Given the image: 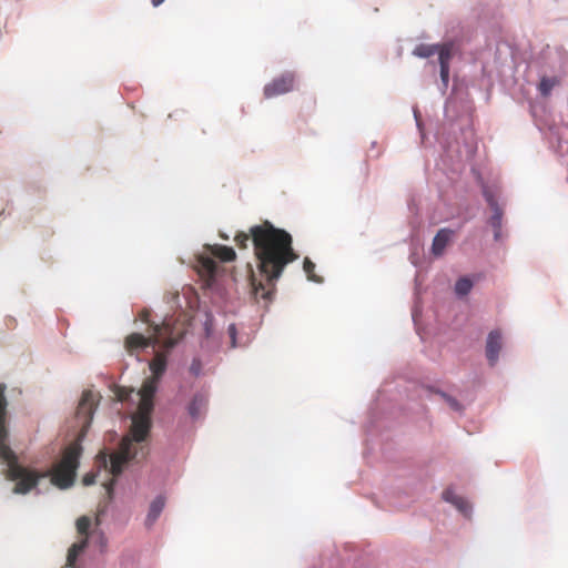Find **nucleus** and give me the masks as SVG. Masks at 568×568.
Returning <instances> with one entry per match:
<instances>
[{
	"label": "nucleus",
	"mask_w": 568,
	"mask_h": 568,
	"mask_svg": "<svg viewBox=\"0 0 568 568\" xmlns=\"http://www.w3.org/2000/svg\"><path fill=\"white\" fill-rule=\"evenodd\" d=\"M234 241L240 248H246L252 241L260 274L273 286L284 268L298 257L291 234L268 221L250 227L248 233L239 232Z\"/></svg>",
	"instance_id": "f03ea898"
},
{
	"label": "nucleus",
	"mask_w": 568,
	"mask_h": 568,
	"mask_svg": "<svg viewBox=\"0 0 568 568\" xmlns=\"http://www.w3.org/2000/svg\"><path fill=\"white\" fill-rule=\"evenodd\" d=\"M227 332L230 334V337L232 338V345L235 346V335H236V327L234 324H231L227 328Z\"/></svg>",
	"instance_id": "c756f323"
},
{
	"label": "nucleus",
	"mask_w": 568,
	"mask_h": 568,
	"mask_svg": "<svg viewBox=\"0 0 568 568\" xmlns=\"http://www.w3.org/2000/svg\"><path fill=\"white\" fill-rule=\"evenodd\" d=\"M146 332L148 336L140 333H132L125 337L124 347L130 354L149 346L153 348L161 347L171 349L182 337L181 333L174 334V327L168 320L161 324L150 325Z\"/></svg>",
	"instance_id": "7ed1b4c3"
},
{
	"label": "nucleus",
	"mask_w": 568,
	"mask_h": 568,
	"mask_svg": "<svg viewBox=\"0 0 568 568\" xmlns=\"http://www.w3.org/2000/svg\"><path fill=\"white\" fill-rule=\"evenodd\" d=\"M501 347H503L501 333L497 329L491 331L488 334L487 342H486V356H487V359H488L490 366L496 365L498 357H499V353L501 351Z\"/></svg>",
	"instance_id": "9d476101"
},
{
	"label": "nucleus",
	"mask_w": 568,
	"mask_h": 568,
	"mask_svg": "<svg viewBox=\"0 0 568 568\" xmlns=\"http://www.w3.org/2000/svg\"><path fill=\"white\" fill-rule=\"evenodd\" d=\"M440 78L444 84L447 85L449 79V67H440Z\"/></svg>",
	"instance_id": "bb28decb"
},
{
	"label": "nucleus",
	"mask_w": 568,
	"mask_h": 568,
	"mask_svg": "<svg viewBox=\"0 0 568 568\" xmlns=\"http://www.w3.org/2000/svg\"><path fill=\"white\" fill-rule=\"evenodd\" d=\"M165 506V499L163 496H158L150 505L149 513L145 519V525L151 527L159 516L161 515L163 508Z\"/></svg>",
	"instance_id": "2eb2a0df"
},
{
	"label": "nucleus",
	"mask_w": 568,
	"mask_h": 568,
	"mask_svg": "<svg viewBox=\"0 0 568 568\" xmlns=\"http://www.w3.org/2000/svg\"><path fill=\"white\" fill-rule=\"evenodd\" d=\"M82 481H83V485H85V486L92 485L95 481V475L94 474H87L83 477Z\"/></svg>",
	"instance_id": "c85d7f7f"
},
{
	"label": "nucleus",
	"mask_w": 568,
	"mask_h": 568,
	"mask_svg": "<svg viewBox=\"0 0 568 568\" xmlns=\"http://www.w3.org/2000/svg\"><path fill=\"white\" fill-rule=\"evenodd\" d=\"M252 286L254 294L256 296H261L264 300H270L271 295L273 294L272 290H266L262 282L256 283L255 280H252Z\"/></svg>",
	"instance_id": "4be33fe9"
},
{
	"label": "nucleus",
	"mask_w": 568,
	"mask_h": 568,
	"mask_svg": "<svg viewBox=\"0 0 568 568\" xmlns=\"http://www.w3.org/2000/svg\"><path fill=\"white\" fill-rule=\"evenodd\" d=\"M483 195L493 211V215L489 220L490 225L495 230V239L498 240L501 230L503 209L499 206L495 193L487 186L483 190Z\"/></svg>",
	"instance_id": "6e6552de"
},
{
	"label": "nucleus",
	"mask_w": 568,
	"mask_h": 568,
	"mask_svg": "<svg viewBox=\"0 0 568 568\" xmlns=\"http://www.w3.org/2000/svg\"><path fill=\"white\" fill-rule=\"evenodd\" d=\"M201 369H202V364H201V361L200 359H193L192 363H191V366H190V372L194 375V376H199L200 373H201Z\"/></svg>",
	"instance_id": "393cba45"
},
{
	"label": "nucleus",
	"mask_w": 568,
	"mask_h": 568,
	"mask_svg": "<svg viewBox=\"0 0 568 568\" xmlns=\"http://www.w3.org/2000/svg\"><path fill=\"white\" fill-rule=\"evenodd\" d=\"M209 404V396L204 392H197L193 395L192 399L186 406L187 413L193 420H197L202 418Z\"/></svg>",
	"instance_id": "1a4fd4ad"
},
{
	"label": "nucleus",
	"mask_w": 568,
	"mask_h": 568,
	"mask_svg": "<svg viewBox=\"0 0 568 568\" xmlns=\"http://www.w3.org/2000/svg\"><path fill=\"white\" fill-rule=\"evenodd\" d=\"M7 429L6 427H1L0 429V457L7 462L8 469H10L11 465L19 464L16 454L7 444Z\"/></svg>",
	"instance_id": "4468645a"
},
{
	"label": "nucleus",
	"mask_w": 568,
	"mask_h": 568,
	"mask_svg": "<svg viewBox=\"0 0 568 568\" xmlns=\"http://www.w3.org/2000/svg\"><path fill=\"white\" fill-rule=\"evenodd\" d=\"M81 453L82 447L75 443L64 449L61 460L52 469L48 470L50 471L49 477L52 485L60 489H65L73 485Z\"/></svg>",
	"instance_id": "20e7f679"
},
{
	"label": "nucleus",
	"mask_w": 568,
	"mask_h": 568,
	"mask_svg": "<svg viewBox=\"0 0 568 568\" xmlns=\"http://www.w3.org/2000/svg\"><path fill=\"white\" fill-rule=\"evenodd\" d=\"M294 82L295 77L293 73H283L264 87V95L265 98L270 99L280 94L287 93L293 90Z\"/></svg>",
	"instance_id": "0eeeda50"
},
{
	"label": "nucleus",
	"mask_w": 568,
	"mask_h": 568,
	"mask_svg": "<svg viewBox=\"0 0 568 568\" xmlns=\"http://www.w3.org/2000/svg\"><path fill=\"white\" fill-rule=\"evenodd\" d=\"M453 235H454V231H452L449 229H440L433 240L432 253L435 256H442L446 246L452 241Z\"/></svg>",
	"instance_id": "f8f14e48"
},
{
	"label": "nucleus",
	"mask_w": 568,
	"mask_h": 568,
	"mask_svg": "<svg viewBox=\"0 0 568 568\" xmlns=\"http://www.w3.org/2000/svg\"><path fill=\"white\" fill-rule=\"evenodd\" d=\"M443 498L454 505L464 516L470 515L471 506L469 503L464 497L456 495L453 489H446L443 493Z\"/></svg>",
	"instance_id": "ddd939ff"
},
{
	"label": "nucleus",
	"mask_w": 568,
	"mask_h": 568,
	"mask_svg": "<svg viewBox=\"0 0 568 568\" xmlns=\"http://www.w3.org/2000/svg\"><path fill=\"white\" fill-rule=\"evenodd\" d=\"M78 534L81 536V538H88L89 537V528L91 526V519L88 516H81L77 519L75 523Z\"/></svg>",
	"instance_id": "aec40b11"
},
{
	"label": "nucleus",
	"mask_w": 568,
	"mask_h": 568,
	"mask_svg": "<svg viewBox=\"0 0 568 568\" xmlns=\"http://www.w3.org/2000/svg\"><path fill=\"white\" fill-rule=\"evenodd\" d=\"M100 457H101V460H100L101 464L103 465V467L106 468L108 467V455L105 453H102Z\"/></svg>",
	"instance_id": "7c9ffc66"
},
{
	"label": "nucleus",
	"mask_w": 568,
	"mask_h": 568,
	"mask_svg": "<svg viewBox=\"0 0 568 568\" xmlns=\"http://www.w3.org/2000/svg\"><path fill=\"white\" fill-rule=\"evenodd\" d=\"M473 287V282L468 277H462L456 282L455 292L459 296L467 295Z\"/></svg>",
	"instance_id": "412c9836"
},
{
	"label": "nucleus",
	"mask_w": 568,
	"mask_h": 568,
	"mask_svg": "<svg viewBox=\"0 0 568 568\" xmlns=\"http://www.w3.org/2000/svg\"><path fill=\"white\" fill-rule=\"evenodd\" d=\"M166 355L156 352L149 367L152 376L145 378L139 390L140 403L138 410L132 415V423L129 434L120 443L119 449L110 455V473L113 477L121 475L124 466L148 455V440L151 432V414L154 408L153 398L158 390V384L166 369Z\"/></svg>",
	"instance_id": "f257e3e1"
},
{
	"label": "nucleus",
	"mask_w": 568,
	"mask_h": 568,
	"mask_svg": "<svg viewBox=\"0 0 568 568\" xmlns=\"http://www.w3.org/2000/svg\"><path fill=\"white\" fill-rule=\"evenodd\" d=\"M439 49V44H418L415 49H414V54L419 57V58H429L432 55H434Z\"/></svg>",
	"instance_id": "a211bd4d"
},
{
	"label": "nucleus",
	"mask_w": 568,
	"mask_h": 568,
	"mask_svg": "<svg viewBox=\"0 0 568 568\" xmlns=\"http://www.w3.org/2000/svg\"><path fill=\"white\" fill-rule=\"evenodd\" d=\"M560 84V78L558 77H542L538 84V91L544 97L550 95L552 89Z\"/></svg>",
	"instance_id": "f3484780"
},
{
	"label": "nucleus",
	"mask_w": 568,
	"mask_h": 568,
	"mask_svg": "<svg viewBox=\"0 0 568 568\" xmlns=\"http://www.w3.org/2000/svg\"><path fill=\"white\" fill-rule=\"evenodd\" d=\"M119 398H120V400H124V399H125V396H124V395H122V393H120V394H119Z\"/></svg>",
	"instance_id": "473e14b6"
},
{
	"label": "nucleus",
	"mask_w": 568,
	"mask_h": 568,
	"mask_svg": "<svg viewBox=\"0 0 568 568\" xmlns=\"http://www.w3.org/2000/svg\"><path fill=\"white\" fill-rule=\"evenodd\" d=\"M210 253L214 256L220 258L223 262H231L235 260L236 254L234 250L230 246L225 245H213L209 246Z\"/></svg>",
	"instance_id": "dca6fc26"
},
{
	"label": "nucleus",
	"mask_w": 568,
	"mask_h": 568,
	"mask_svg": "<svg viewBox=\"0 0 568 568\" xmlns=\"http://www.w3.org/2000/svg\"><path fill=\"white\" fill-rule=\"evenodd\" d=\"M50 471H38L20 464L11 465L7 471V478L16 481L13 493L26 495L34 489L40 479L49 477Z\"/></svg>",
	"instance_id": "39448f33"
},
{
	"label": "nucleus",
	"mask_w": 568,
	"mask_h": 568,
	"mask_svg": "<svg viewBox=\"0 0 568 568\" xmlns=\"http://www.w3.org/2000/svg\"><path fill=\"white\" fill-rule=\"evenodd\" d=\"M163 2H164V0H152V4H153L154 7H159V6H160L161 3H163Z\"/></svg>",
	"instance_id": "2f4dec72"
},
{
	"label": "nucleus",
	"mask_w": 568,
	"mask_h": 568,
	"mask_svg": "<svg viewBox=\"0 0 568 568\" xmlns=\"http://www.w3.org/2000/svg\"><path fill=\"white\" fill-rule=\"evenodd\" d=\"M452 44L445 43L439 44V49L436 53H438V61L440 67H449V62L452 59Z\"/></svg>",
	"instance_id": "6ab92c4d"
},
{
	"label": "nucleus",
	"mask_w": 568,
	"mask_h": 568,
	"mask_svg": "<svg viewBox=\"0 0 568 568\" xmlns=\"http://www.w3.org/2000/svg\"><path fill=\"white\" fill-rule=\"evenodd\" d=\"M98 402V395H95L92 390H84L82 393L75 413L77 419L79 420L82 427V434L87 432L91 424Z\"/></svg>",
	"instance_id": "423d86ee"
},
{
	"label": "nucleus",
	"mask_w": 568,
	"mask_h": 568,
	"mask_svg": "<svg viewBox=\"0 0 568 568\" xmlns=\"http://www.w3.org/2000/svg\"><path fill=\"white\" fill-rule=\"evenodd\" d=\"M196 270L199 274L205 280L206 284L211 285V282L213 281L217 270V264L212 256L200 255L197 257Z\"/></svg>",
	"instance_id": "9b49d317"
},
{
	"label": "nucleus",
	"mask_w": 568,
	"mask_h": 568,
	"mask_svg": "<svg viewBox=\"0 0 568 568\" xmlns=\"http://www.w3.org/2000/svg\"><path fill=\"white\" fill-rule=\"evenodd\" d=\"M150 315H151L150 311H148V310H142V311L140 312V315H139V316H140V320H141L142 322H144V323L149 324V326H150V325H151V324H150Z\"/></svg>",
	"instance_id": "cd10ccee"
},
{
	"label": "nucleus",
	"mask_w": 568,
	"mask_h": 568,
	"mask_svg": "<svg viewBox=\"0 0 568 568\" xmlns=\"http://www.w3.org/2000/svg\"><path fill=\"white\" fill-rule=\"evenodd\" d=\"M114 485H115V478H112L108 483L104 484V488H105L109 499H112V497H113Z\"/></svg>",
	"instance_id": "a878e982"
},
{
	"label": "nucleus",
	"mask_w": 568,
	"mask_h": 568,
	"mask_svg": "<svg viewBox=\"0 0 568 568\" xmlns=\"http://www.w3.org/2000/svg\"><path fill=\"white\" fill-rule=\"evenodd\" d=\"M436 394H438L453 410L463 412V405L456 398L440 390H436Z\"/></svg>",
	"instance_id": "5701e85b"
},
{
	"label": "nucleus",
	"mask_w": 568,
	"mask_h": 568,
	"mask_svg": "<svg viewBox=\"0 0 568 568\" xmlns=\"http://www.w3.org/2000/svg\"><path fill=\"white\" fill-rule=\"evenodd\" d=\"M303 270L306 273L308 280L314 282H322V280L314 273L315 264L308 257H305L303 262Z\"/></svg>",
	"instance_id": "b1692460"
}]
</instances>
